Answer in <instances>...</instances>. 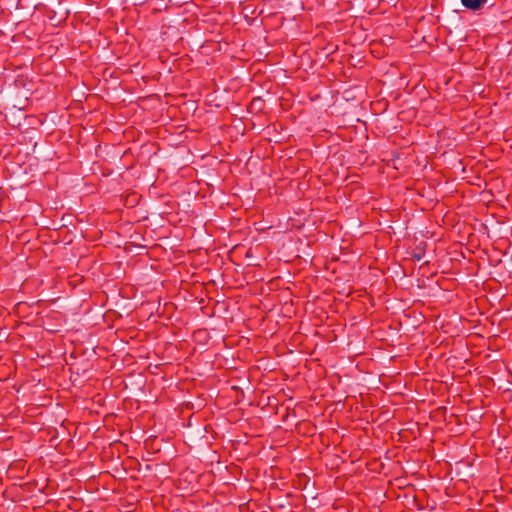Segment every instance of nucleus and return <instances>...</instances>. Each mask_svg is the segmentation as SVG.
Segmentation results:
<instances>
[{"mask_svg":"<svg viewBox=\"0 0 512 512\" xmlns=\"http://www.w3.org/2000/svg\"><path fill=\"white\" fill-rule=\"evenodd\" d=\"M487 0H461L462 5L470 10H478Z\"/></svg>","mask_w":512,"mask_h":512,"instance_id":"obj_1","label":"nucleus"},{"mask_svg":"<svg viewBox=\"0 0 512 512\" xmlns=\"http://www.w3.org/2000/svg\"><path fill=\"white\" fill-rule=\"evenodd\" d=\"M414 257H415L417 260H420V259H421V256H420V255H414Z\"/></svg>","mask_w":512,"mask_h":512,"instance_id":"obj_2","label":"nucleus"}]
</instances>
